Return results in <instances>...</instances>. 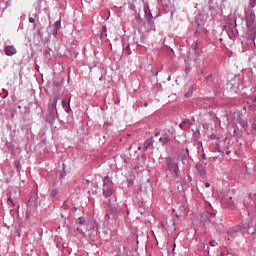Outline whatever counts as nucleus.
I'll return each mask as SVG.
<instances>
[{
  "label": "nucleus",
  "instance_id": "obj_6",
  "mask_svg": "<svg viewBox=\"0 0 256 256\" xmlns=\"http://www.w3.org/2000/svg\"><path fill=\"white\" fill-rule=\"evenodd\" d=\"M17 53V49L13 45H7L5 47V54L7 56H13Z\"/></svg>",
  "mask_w": 256,
  "mask_h": 256
},
{
  "label": "nucleus",
  "instance_id": "obj_21",
  "mask_svg": "<svg viewBox=\"0 0 256 256\" xmlns=\"http://www.w3.org/2000/svg\"><path fill=\"white\" fill-rule=\"evenodd\" d=\"M85 221H86L85 218H82V217L79 218V223L80 224H83Z\"/></svg>",
  "mask_w": 256,
  "mask_h": 256
},
{
  "label": "nucleus",
  "instance_id": "obj_16",
  "mask_svg": "<svg viewBox=\"0 0 256 256\" xmlns=\"http://www.w3.org/2000/svg\"><path fill=\"white\" fill-rule=\"evenodd\" d=\"M55 27H56V29L61 28V20H57V21L55 22Z\"/></svg>",
  "mask_w": 256,
  "mask_h": 256
},
{
  "label": "nucleus",
  "instance_id": "obj_27",
  "mask_svg": "<svg viewBox=\"0 0 256 256\" xmlns=\"http://www.w3.org/2000/svg\"><path fill=\"white\" fill-rule=\"evenodd\" d=\"M206 188H209L211 185L209 183L205 184Z\"/></svg>",
  "mask_w": 256,
  "mask_h": 256
},
{
  "label": "nucleus",
  "instance_id": "obj_30",
  "mask_svg": "<svg viewBox=\"0 0 256 256\" xmlns=\"http://www.w3.org/2000/svg\"><path fill=\"white\" fill-rule=\"evenodd\" d=\"M144 107H148V103L147 102L144 104Z\"/></svg>",
  "mask_w": 256,
  "mask_h": 256
},
{
  "label": "nucleus",
  "instance_id": "obj_15",
  "mask_svg": "<svg viewBox=\"0 0 256 256\" xmlns=\"http://www.w3.org/2000/svg\"><path fill=\"white\" fill-rule=\"evenodd\" d=\"M251 8H255L256 7V0H251L249 3Z\"/></svg>",
  "mask_w": 256,
  "mask_h": 256
},
{
  "label": "nucleus",
  "instance_id": "obj_32",
  "mask_svg": "<svg viewBox=\"0 0 256 256\" xmlns=\"http://www.w3.org/2000/svg\"><path fill=\"white\" fill-rule=\"evenodd\" d=\"M221 256H224V253L223 252H221V254H220Z\"/></svg>",
  "mask_w": 256,
  "mask_h": 256
},
{
  "label": "nucleus",
  "instance_id": "obj_29",
  "mask_svg": "<svg viewBox=\"0 0 256 256\" xmlns=\"http://www.w3.org/2000/svg\"><path fill=\"white\" fill-rule=\"evenodd\" d=\"M51 195H56V191H52V192H51Z\"/></svg>",
  "mask_w": 256,
  "mask_h": 256
},
{
  "label": "nucleus",
  "instance_id": "obj_17",
  "mask_svg": "<svg viewBox=\"0 0 256 256\" xmlns=\"http://www.w3.org/2000/svg\"><path fill=\"white\" fill-rule=\"evenodd\" d=\"M209 244H210V246H212V247H215L216 245H218V243L216 242V240H211Z\"/></svg>",
  "mask_w": 256,
  "mask_h": 256
},
{
  "label": "nucleus",
  "instance_id": "obj_7",
  "mask_svg": "<svg viewBox=\"0 0 256 256\" xmlns=\"http://www.w3.org/2000/svg\"><path fill=\"white\" fill-rule=\"evenodd\" d=\"M207 166V162H200L198 163V165L196 166L198 173H200V176H205L206 175V171H205V167Z\"/></svg>",
  "mask_w": 256,
  "mask_h": 256
},
{
  "label": "nucleus",
  "instance_id": "obj_28",
  "mask_svg": "<svg viewBox=\"0 0 256 256\" xmlns=\"http://www.w3.org/2000/svg\"><path fill=\"white\" fill-rule=\"evenodd\" d=\"M160 135V132H157L156 134H155V137H158Z\"/></svg>",
  "mask_w": 256,
  "mask_h": 256
},
{
  "label": "nucleus",
  "instance_id": "obj_9",
  "mask_svg": "<svg viewBox=\"0 0 256 256\" xmlns=\"http://www.w3.org/2000/svg\"><path fill=\"white\" fill-rule=\"evenodd\" d=\"M103 194L109 198L111 195H113V189L111 187H103Z\"/></svg>",
  "mask_w": 256,
  "mask_h": 256
},
{
  "label": "nucleus",
  "instance_id": "obj_24",
  "mask_svg": "<svg viewBox=\"0 0 256 256\" xmlns=\"http://www.w3.org/2000/svg\"><path fill=\"white\" fill-rule=\"evenodd\" d=\"M202 160H204V162L206 161V155L202 154Z\"/></svg>",
  "mask_w": 256,
  "mask_h": 256
},
{
  "label": "nucleus",
  "instance_id": "obj_13",
  "mask_svg": "<svg viewBox=\"0 0 256 256\" xmlns=\"http://www.w3.org/2000/svg\"><path fill=\"white\" fill-rule=\"evenodd\" d=\"M193 95V87H190V89L188 90V92L185 94L186 98H191Z\"/></svg>",
  "mask_w": 256,
  "mask_h": 256
},
{
  "label": "nucleus",
  "instance_id": "obj_10",
  "mask_svg": "<svg viewBox=\"0 0 256 256\" xmlns=\"http://www.w3.org/2000/svg\"><path fill=\"white\" fill-rule=\"evenodd\" d=\"M113 183L111 182V178L105 177L103 180V187H111Z\"/></svg>",
  "mask_w": 256,
  "mask_h": 256
},
{
  "label": "nucleus",
  "instance_id": "obj_8",
  "mask_svg": "<svg viewBox=\"0 0 256 256\" xmlns=\"http://www.w3.org/2000/svg\"><path fill=\"white\" fill-rule=\"evenodd\" d=\"M159 141L162 143V144H167L171 141V138L169 137L168 133H164L160 138H159Z\"/></svg>",
  "mask_w": 256,
  "mask_h": 256
},
{
  "label": "nucleus",
  "instance_id": "obj_25",
  "mask_svg": "<svg viewBox=\"0 0 256 256\" xmlns=\"http://www.w3.org/2000/svg\"><path fill=\"white\" fill-rule=\"evenodd\" d=\"M71 211H72V212H76V211H77V208H76V207H73V208L71 209Z\"/></svg>",
  "mask_w": 256,
  "mask_h": 256
},
{
  "label": "nucleus",
  "instance_id": "obj_19",
  "mask_svg": "<svg viewBox=\"0 0 256 256\" xmlns=\"http://www.w3.org/2000/svg\"><path fill=\"white\" fill-rule=\"evenodd\" d=\"M14 165H16V168L18 169L21 167L19 160H16V162H14Z\"/></svg>",
  "mask_w": 256,
  "mask_h": 256
},
{
  "label": "nucleus",
  "instance_id": "obj_22",
  "mask_svg": "<svg viewBox=\"0 0 256 256\" xmlns=\"http://www.w3.org/2000/svg\"><path fill=\"white\" fill-rule=\"evenodd\" d=\"M102 31H103V32H106V31H107V27H106V26H103V27H102Z\"/></svg>",
  "mask_w": 256,
  "mask_h": 256
},
{
  "label": "nucleus",
  "instance_id": "obj_14",
  "mask_svg": "<svg viewBox=\"0 0 256 256\" xmlns=\"http://www.w3.org/2000/svg\"><path fill=\"white\" fill-rule=\"evenodd\" d=\"M70 101H71V98H69L68 105L65 107V112L66 113H70V111H71Z\"/></svg>",
  "mask_w": 256,
  "mask_h": 256
},
{
  "label": "nucleus",
  "instance_id": "obj_11",
  "mask_svg": "<svg viewBox=\"0 0 256 256\" xmlns=\"http://www.w3.org/2000/svg\"><path fill=\"white\" fill-rule=\"evenodd\" d=\"M153 145V139L152 138H148L145 142H144V149L145 150H148V148L150 147V146H152Z\"/></svg>",
  "mask_w": 256,
  "mask_h": 256
},
{
  "label": "nucleus",
  "instance_id": "obj_23",
  "mask_svg": "<svg viewBox=\"0 0 256 256\" xmlns=\"http://www.w3.org/2000/svg\"><path fill=\"white\" fill-rule=\"evenodd\" d=\"M216 149L218 150V152H220V145L216 144Z\"/></svg>",
  "mask_w": 256,
  "mask_h": 256
},
{
  "label": "nucleus",
  "instance_id": "obj_20",
  "mask_svg": "<svg viewBox=\"0 0 256 256\" xmlns=\"http://www.w3.org/2000/svg\"><path fill=\"white\" fill-rule=\"evenodd\" d=\"M28 21H29V23H35V19L32 18V17H29V18H28Z\"/></svg>",
  "mask_w": 256,
  "mask_h": 256
},
{
  "label": "nucleus",
  "instance_id": "obj_1",
  "mask_svg": "<svg viewBox=\"0 0 256 256\" xmlns=\"http://www.w3.org/2000/svg\"><path fill=\"white\" fill-rule=\"evenodd\" d=\"M239 197L237 195L226 197L222 200V206L225 209L236 210Z\"/></svg>",
  "mask_w": 256,
  "mask_h": 256
},
{
  "label": "nucleus",
  "instance_id": "obj_18",
  "mask_svg": "<svg viewBox=\"0 0 256 256\" xmlns=\"http://www.w3.org/2000/svg\"><path fill=\"white\" fill-rule=\"evenodd\" d=\"M61 105H62L63 108H66V106L68 105V103H67V101L62 100V101H61Z\"/></svg>",
  "mask_w": 256,
  "mask_h": 256
},
{
  "label": "nucleus",
  "instance_id": "obj_2",
  "mask_svg": "<svg viewBox=\"0 0 256 256\" xmlns=\"http://www.w3.org/2000/svg\"><path fill=\"white\" fill-rule=\"evenodd\" d=\"M166 166L167 170L174 174L176 177H179V164L177 160H174L173 158H166Z\"/></svg>",
  "mask_w": 256,
  "mask_h": 256
},
{
  "label": "nucleus",
  "instance_id": "obj_4",
  "mask_svg": "<svg viewBox=\"0 0 256 256\" xmlns=\"http://www.w3.org/2000/svg\"><path fill=\"white\" fill-rule=\"evenodd\" d=\"M255 20H256L255 12L253 10L246 11L245 21H246V26L248 28H251L254 25Z\"/></svg>",
  "mask_w": 256,
  "mask_h": 256
},
{
  "label": "nucleus",
  "instance_id": "obj_26",
  "mask_svg": "<svg viewBox=\"0 0 256 256\" xmlns=\"http://www.w3.org/2000/svg\"><path fill=\"white\" fill-rule=\"evenodd\" d=\"M184 124H185V122H182V123L180 124V128H183Z\"/></svg>",
  "mask_w": 256,
  "mask_h": 256
},
{
  "label": "nucleus",
  "instance_id": "obj_31",
  "mask_svg": "<svg viewBox=\"0 0 256 256\" xmlns=\"http://www.w3.org/2000/svg\"><path fill=\"white\" fill-rule=\"evenodd\" d=\"M226 155H230V152H226Z\"/></svg>",
  "mask_w": 256,
  "mask_h": 256
},
{
  "label": "nucleus",
  "instance_id": "obj_3",
  "mask_svg": "<svg viewBox=\"0 0 256 256\" xmlns=\"http://www.w3.org/2000/svg\"><path fill=\"white\" fill-rule=\"evenodd\" d=\"M253 226H254L253 219L252 218H247V219L243 220L240 225H237L234 228H232L230 233L239 232L243 229H250Z\"/></svg>",
  "mask_w": 256,
  "mask_h": 256
},
{
  "label": "nucleus",
  "instance_id": "obj_5",
  "mask_svg": "<svg viewBox=\"0 0 256 256\" xmlns=\"http://www.w3.org/2000/svg\"><path fill=\"white\" fill-rule=\"evenodd\" d=\"M61 96L60 95H55L53 97H51L49 99V104H48V111L50 113H54L56 108H57V104H58V101L60 100Z\"/></svg>",
  "mask_w": 256,
  "mask_h": 256
},
{
  "label": "nucleus",
  "instance_id": "obj_12",
  "mask_svg": "<svg viewBox=\"0 0 256 256\" xmlns=\"http://www.w3.org/2000/svg\"><path fill=\"white\" fill-rule=\"evenodd\" d=\"M7 203L8 205L15 207L18 204V200L16 198L12 199L11 197H8Z\"/></svg>",
  "mask_w": 256,
  "mask_h": 256
}]
</instances>
